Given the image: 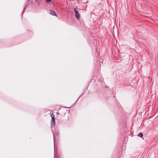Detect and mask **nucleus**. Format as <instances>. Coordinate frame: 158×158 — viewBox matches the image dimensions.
Returning a JSON list of instances; mask_svg holds the SVG:
<instances>
[{
  "mask_svg": "<svg viewBox=\"0 0 158 158\" xmlns=\"http://www.w3.org/2000/svg\"><path fill=\"white\" fill-rule=\"evenodd\" d=\"M66 110L64 108H60L59 110V112L57 113L58 116H56L58 119L59 120H60V118L59 117V115H60L61 116H64L65 114Z\"/></svg>",
  "mask_w": 158,
  "mask_h": 158,
  "instance_id": "obj_1",
  "label": "nucleus"
},
{
  "mask_svg": "<svg viewBox=\"0 0 158 158\" xmlns=\"http://www.w3.org/2000/svg\"><path fill=\"white\" fill-rule=\"evenodd\" d=\"M73 10L74 12L75 13V17L77 19H78L80 17L78 11L75 8H74Z\"/></svg>",
  "mask_w": 158,
  "mask_h": 158,
  "instance_id": "obj_2",
  "label": "nucleus"
},
{
  "mask_svg": "<svg viewBox=\"0 0 158 158\" xmlns=\"http://www.w3.org/2000/svg\"><path fill=\"white\" fill-rule=\"evenodd\" d=\"M50 15H52L55 16L56 17L57 16V15L56 14L55 12L52 10H50Z\"/></svg>",
  "mask_w": 158,
  "mask_h": 158,
  "instance_id": "obj_3",
  "label": "nucleus"
},
{
  "mask_svg": "<svg viewBox=\"0 0 158 158\" xmlns=\"http://www.w3.org/2000/svg\"><path fill=\"white\" fill-rule=\"evenodd\" d=\"M51 126L54 127L55 124V119H52L51 121Z\"/></svg>",
  "mask_w": 158,
  "mask_h": 158,
  "instance_id": "obj_4",
  "label": "nucleus"
},
{
  "mask_svg": "<svg viewBox=\"0 0 158 158\" xmlns=\"http://www.w3.org/2000/svg\"><path fill=\"white\" fill-rule=\"evenodd\" d=\"M51 117L52 118V119H55V116L52 113L51 114Z\"/></svg>",
  "mask_w": 158,
  "mask_h": 158,
  "instance_id": "obj_5",
  "label": "nucleus"
},
{
  "mask_svg": "<svg viewBox=\"0 0 158 158\" xmlns=\"http://www.w3.org/2000/svg\"><path fill=\"white\" fill-rule=\"evenodd\" d=\"M138 136L140 137H142L143 136V135L141 132H140L139 134L138 135Z\"/></svg>",
  "mask_w": 158,
  "mask_h": 158,
  "instance_id": "obj_6",
  "label": "nucleus"
},
{
  "mask_svg": "<svg viewBox=\"0 0 158 158\" xmlns=\"http://www.w3.org/2000/svg\"><path fill=\"white\" fill-rule=\"evenodd\" d=\"M47 3L49 4L51 2V0H46Z\"/></svg>",
  "mask_w": 158,
  "mask_h": 158,
  "instance_id": "obj_7",
  "label": "nucleus"
},
{
  "mask_svg": "<svg viewBox=\"0 0 158 158\" xmlns=\"http://www.w3.org/2000/svg\"><path fill=\"white\" fill-rule=\"evenodd\" d=\"M56 158H60L59 157V156H57Z\"/></svg>",
  "mask_w": 158,
  "mask_h": 158,
  "instance_id": "obj_8",
  "label": "nucleus"
},
{
  "mask_svg": "<svg viewBox=\"0 0 158 158\" xmlns=\"http://www.w3.org/2000/svg\"><path fill=\"white\" fill-rule=\"evenodd\" d=\"M30 33L31 34H32V32L31 31L30 32Z\"/></svg>",
  "mask_w": 158,
  "mask_h": 158,
  "instance_id": "obj_9",
  "label": "nucleus"
},
{
  "mask_svg": "<svg viewBox=\"0 0 158 158\" xmlns=\"http://www.w3.org/2000/svg\"><path fill=\"white\" fill-rule=\"evenodd\" d=\"M59 134L58 133H57L56 135H58Z\"/></svg>",
  "mask_w": 158,
  "mask_h": 158,
  "instance_id": "obj_10",
  "label": "nucleus"
}]
</instances>
